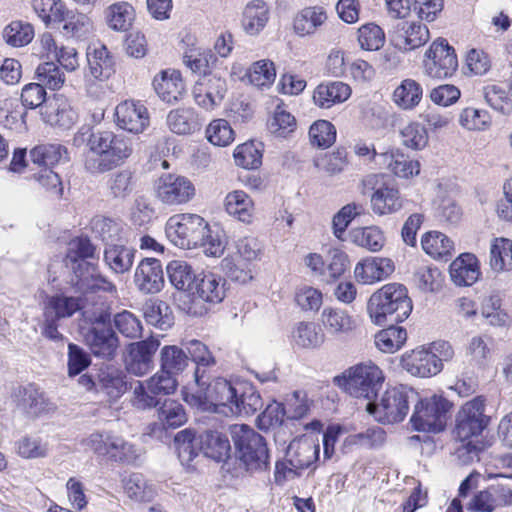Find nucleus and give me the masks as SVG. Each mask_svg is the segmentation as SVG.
I'll return each instance as SVG.
<instances>
[{"label":"nucleus","instance_id":"f257e3e1","mask_svg":"<svg viewBox=\"0 0 512 512\" xmlns=\"http://www.w3.org/2000/svg\"><path fill=\"white\" fill-rule=\"evenodd\" d=\"M73 143L80 146L86 143L84 166L92 174L111 171L121 166L133 153L129 138L112 131H92L81 129L74 136Z\"/></svg>","mask_w":512,"mask_h":512},{"label":"nucleus","instance_id":"f03ea898","mask_svg":"<svg viewBox=\"0 0 512 512\" xmlns=\"http://www.w3.org/2000/svg\"><path fill=\"white\" fill-rule=\"evenodd\" d=\"M95 247L88 238L78 237L68 243L65 266L72 270L69 283L83 296L98 292L112 293L116 286L101 274L96 264L87 259L94 256Z\"/></svg>","mask_w":512,"mask_h":512},{"label":"nucleus","instance_id":"7ed1b4c3","mask_svg":"<svg viewBox=\"0 0 512 512\" xmlns=\"http://www.w3.org/2000/svg\"><path fill=\"white\" fill-rule=\"evenodd\" d=\"M412 308L406 287L398 283L384 285L370 297L367 307L372 322L380 326L403 322Z\"/></svg>","mask_w":512,"mask_h":512},{"label":"nucleus","instance_id":"20e7f679","mask_svg":"<svg viewBox=\"0 0 512 512\" xmlns=\"http://www.w3.org/2000/svg\"><path fill=\"white\" fill-rule=\"evenodd\" d=\"M235 454L244 470L250 474L268 471L270 456L262 435L246 424H235L230 428Z\"/></svg>","mask_w":512,"mask_h":512},{"label":"nucleus","instance_id":"39448f33","mask_svg":"<svg viewBox=\"0 0 512 512\" xmlns=\"http://www.w3.org/2000/svg\"><path fill=\"white\" fill-rule=\"evenodd\" d=\"M239 381H230L222 377L214 378L209 383L198 386L193 393L185 394V401L201 411L222 413L229 416L231 406L237 396Z\"/></svg>","mask_w":512,"mask_h":512},{"label":"nucleus","instance_id":"423d86ee","mask_svg":"<svg viewBox=\"0 0 512 512\" xmlns=\"http://www.w3.org/2000/svg\"><path fill=\"white\" fill-rule=\"evenodd\" d=\"M416 396L406 385L388 387L377 402L369 401L366 410L375 420L383 424H394L404 420L409 404Z\"/></svg>","mask_w":512,"mask_h":512},{"label":"nucleus","instance_id":"0eeeda50","mask_svg":"<svg viewBox=\"0 0 512 512\" xmlns=\"http://www.w3.org/2000/svg\"><path fill=\"white\" fill-rule=\"evenodd\" d=\"M339 386L353 397L374 399L384 382L382 370L374 363H361L335 379Z\"/></svg>","mask_w":512,"mask_h":512},{"label":"nucleus","instance_id":"6e6552de","mask_svg":"<svg viewBox=\"0 0 512 512\" xmlns=\"http://www.w3.org/2000/svg\"><path fill=\"white\" fill-rule=\"evenodd\" d=\"M86 446L96 455L123 465H137L142 455L138 446L111 432L92 433Z\"/></svg>","mask_w":512,"mask_h":512},{"label":"nucleus","instance_id":"1a4fd4ad","mask_svg":"<svg viewBox=\"0 0 512 512\" xmlns=\"http://www.w3.org/2000/svg\"><path fill=\"white\" fill-rule=\"evenodd\" d=\"M207 222L197 214H176L166 223V235L170 241L183 249H192L202 243Z\"/></svg>","mask_w":512,"mask_h":512},{"label":"nucleus","instance_id":"9d476101","mask_svg":"<svg viewBox=\"0 0 512 512\" xmlns=\"http://www.w3.org/2000/svg\"><path fill=\"white\" fill-rule=\"evenodd\" d=\"M110 315L101 311L91 319V327L84 335L86 345L93 355L112 359L119 347V338L111 327Z\"/></svg>","mask_w":512,"mask_h":512},{"label":"nucleus","instance_id":"9b49d317","mask_svg":"<svg viewBox=\"0 0 512 512\" xmlns=\"http://www.w3.org/2000/svg\"><path fill=\"white\" fill-rule=\"evenodd\" d=\"M175 376L161 368L145 382L138 381L133 390V406L141 410L156 407L158 404L157 395H169L175 392L177 388Z\"/></svg>","mask_w":512,"mask_h":512},{"label":"nucleus","instance_id":"f8f14e48","mask_svg":"<svg viewBox=\"0 0 512 512\" xmlns=\"http://www.w3.org/2000/svg\"><path fill=\"white\" fill-rule=\"evenodd\" d=\"M449 408L450 403L445 398L434 395L415 405L410 421L415 430L440 432L445 428Z\"/></svg>","mask_w":512,"mask_h":512},{"label":"nucleus","instance_id":"ddd939ff","mask_svg":"<svg viewBox=\"0 0 512 512\" xmlns=\"http://www.w3.org/2000/svg\"><path fill=\"white\" fill-rule=\"evenodd\" d=\"M424 74L434 79H445L454 74L458 60L453 47L445 39L434 41L425 53Z\"/></svg>","mask_w":512,"mask_h":512},{"label":"nucleus","instance_id":"4468645a","mask_svg":"<svg viewBox=\"0 0 512 512\" xmlns=\"http://www.w3.org/2000/svg\"><path fill=\"white\" fill-rule=\"evenodd\" d=\"M156 198L167 206L188 203L195 196V187L186 177L176 174H163L155 182Z\"/></svg>","mask_w":512,"mask_h":512},{"label":"nucleus","instance_id":"2eb2a0df","mask_svg":"<svg viewBox=\"0 0 512 512\" xmlns=\"http://www.w3.org/2000/svg\"><path fill=\"white\" fill-rule=\"evenodd\" d=\"M488 424L484 415V400L476 397L466 402L456 418V433L461 441L479 436Z\"/></svg>","mask_w":512,"mask_h":512},{"label":"nucleus","instance_id":"dca6fc26","mask_svg":"<svg viewBox=\"0 0 512 512\" xmlns=\"http://www.w3.org/2000/svg\"><path fill=\"white\" fill-rule=\"evenodd\" d=\"M227 92L226 80L216 74H203L195 82L192 95L196 104L211 111L219 106Z\"/></svg>","mask_w":512,"mask_h":512},{"label":"nucleus","instance_id":"f3484780","mask_svg":"<svg viewBox=\"0 0 512 512\" xmlns=\"http://www.w3.org/2000/svg\"><path fill=\"white\" fill-rule=\"evenodd\" d=\"M400 364L407 373L420 378L435 376L443 370V364L424 345L405 352Z\"/></svg>","mask_w":512,"mask_h":512},{"label":"nucleus","instance_id":"a211bd4d","mask_svg":"<svg viewBox=\"0 0 512 512\" xmlns=\"http://www.w3.org/2000/svg\"><path fill=\"white\" fill-rule=\"evenodd\" d=\"M160 346V341L154 337L128 345L126 369L135 376H143L153 368V357Z\"/></svg>","mask_w":512,"mask_h":512},{"label":"nucleus","instance_id":"6ab92c4d","mask_svg":"<svg viewBox=\"0 0 512 512\" xmlns=\"http://www.w3.org/2000/svg\"><path fill=\"white\" fill-rule=\"evenodd\" d=\"M116 124L131 133H142L150 123L149 113L144 104L126 100L116 106Z\"/></svg>","mask_w":512,"mask_h":512},{"label":"nucleus","instance_id":"aec40b11","mask_svg":"<svg viewBox=\"0 0 512 512\" xmlns=\"http://www.w3.org/2000/svg\"><path fill=\"white\" fill-rule=\"evenodd\" d=\"M430 38L427 26L418 21H404L394 28L391 41L400 51H411L423 46Z\"/></svg>","mask_w":512,"mask_h":512},{"label":"nucleus","instance_id":"412c9836","mask_svg":"<svg viewBox=\"0 0 512 512\" xmlns=\"http://www.w3.org/2000/svg\"><path fill=\"white\" fill-rule=\"evenodd\" d=\"M18 408L28 417L36 418L53 413L56 405L35 384H28L19 390Z\"/></svg>","mask_w":512,"mask_h":512},{"label":"nucleus","instance_id":"4be33fe9","mask_svg":"<svg viewBox=\"0 0 512 512\" xmlns=\"http://www.w3.org/2000/svg\"><path fill=\"white\" fill-rule=\"evenodd\" d=\"M395 270V264L386 257H367L359 261L354 268L358 282L366 285L387 279Z\"/></svg>","mask_w":512,"mask_h":512},{"label":"nucleus","instance_id":"5701e85b","mask_svg":"<svg viewBox=\"0 0 512 512\" xmlns=\"http://www.w3.org/2000/svg\"><path fill=\"white\" fill-rule=\"evenodd\" d=\"M134 282L144 294L158 293L164 286V274L160 261L155 258L143 259L135 270Z\"/></svg>","mask_w":512,"mask_h":512},{"label":"nucleus","instance_id":"b1692460","mask_svg":"<svg viewBox=\"0 0 512 512\" xmlns=\"http://www.w3.org/2000/svg\"><path fill=\"white\" fill-rule=\"evenodd\" d=\"M512 503V490L504 486H492L476 493L467 509L472 512H493L497 507Z\"/></svg>","mask_w":512,"mask_h":512},{"label":"nucleus","instance_id":"393cba45","mask_svg":"<svg viewBox=\"0 0 512 512\" xmlns=\"http://www.w3.org/2000/svg\"><path fill=\"white\" fill-rule=\"evenodd\" d=\"M41 114L46 123L64 129L72 127L78 119L77 112L63 96H56L53 100L49 101L44 106Z\"/></svg>","mask_w":512,"mask_h":512},{"label":"nucleus","instance_id":"a878e982","mask_svg":"<svg viewBox=\"0 0 512 512\" xmlns=\"http://www.w3.org/2000/svg\"><path fill=\"white\" fill-rule=\"evenodd\" d=\"M85 301L82 297L55 294L47 296L43 307V316L60 320L73 316L77 311L84 309Z\"/></svg>","mask_w":512,"mask_h":512},{"label":"nucleus","instance_id":"bb28decb","mask_svg":"<svg viewBox=\"0 0 512 512\" xmlns=\"http://www.w3.org/2000/svg\"><path fill=\"white\" fill-rule=\"evenodd\" d=\"M197 444L206 457L216 462L225 461L230 456V441L228 437L220 431H204L199 435Z\"/></svg>","mask_w":512,"mask_h":512},{"label":"nucleus","instance_id":"cd10ccee","mask_svg":"<svg viewBox=\"0 0 512 512\" xmlns=\"http://www.w3.org/2000/svg\"><path fill=\"white\" fill-rule=\"evenodd\" d=\"M320 445L308 438L294 439L290 442L286 455L293 467L309 468L319 458Z\"/></svg>","mask_w":512,"mask_h":512},{"label":"nucleus","instance_id":"c85d7f7f","mask_svg":"<svg viewBox=\"0 0 512 512\" xmlns=\"http://www.w3.org/2000/svg\"><path fill=\"white\" fill-rule=\"evenodd\" d=\"M351 96V88L340 81L319 84L313 92V101L316 106L328 109L336 104L345 102Z\"/></svg>","mask_w":512,"mask_h":512},{"label":"nucleus","instance_id":"c756f323","mask_svg":"<svg viewBox=\"0 0 512 512\" xmlns=\"http://www.w3.org/2000/svg\"><path fill=\"white\" fill-rule=\"evenodd\" d=\"M450 276L457 286H471L479 276V264L475 255L462 253L450 264Z\"/></svg>","mask_w":512,"mask_h":512},{"label":"nucleus","instance_id":"7c9ffc66","mask_svg":"<svg viewBox=\"0 0 512 512\" xmlns=\"http://www.w3.org/2000/svg\"><path fill=\"white\" fill-rule=\"evenodd\" d=\"M327 18V12L323 7H305L294 16V32L301 37L312 35L325 24Z\"/></svg>","mask_w":512,"mask_h":512},{"label":"nucleus","instance_id":"2f4dec72","mask_svg":"<svg viewBox=\"0 0 512 512\" xmlns=\"http://www.w3.org/2000/svg\"><path fill=\"white\" fill-rule=\"evenodd\" d=\"M225 210L229 216L240 222L250 224L255 215L253 199L243 190L229 192L224 200Z\"/></svg>","mask_w":512,"mask_h":512},{"label":"nucleus","instance_id":"473e14b6","mask_svg":"<svg viewBox=\"0 0 512 512\" xmlns=\"http://www.w3.org/2000/svg\"><path fill=\"white\" fill-rule=\"evenodd\" d=\"M125 373L114 365H104L97 375V388L111 399H118L126 391Z\"/></svg>","mask_w":512,"mask_h":512},{"label":"nucleus","instance_id":"72a5a7b5","mask_svg":"<svg viewBox=\"0 0 512 512\" xmlns=\"http://www.w3.org/2000/svg\"><path fill=\"white\" fill-rule=\"evenodd\" d=\"M153 86L158 96L167 103L178 101L185 90L184 82L178 71H163L154 78Z\"/></svg>","mask_w":512,"mask_h":512},{"label":"nucleus","instance_id":"f704fd0d","mask_svg":"<svg viewBox=\"0 0 512 512\" xmlns=\"http://www.w3.org/2000/svg\"><path fill=\"white\" fill-rule=\"evenodd\" d=\"M262 405L261 396L255 387L248 382L240 381L229 415H253Z\"/></svg>","mask_w":512,"mask_h":512},{"label":"nucleus","instance_id":"c9c22d12","mask_svg":"<svg viewBox=\"0 0 512 512\" xmlns=\"http://www.w3.org/2000/svg\"><path fill=\"white\" fill-rule=\"evenodd\" d=\"M269 19V8L263 0H252L244 8L241 25L248 35H258Z\"/></svg>","mask_w":512,"mask_h":512},{"label":"nucleus","instance_id":"e433bc0d","mask_svg":"<svg viewBox=\"0 0 512 512\" xmlns=\"http://www.w3.org/2000/svg\"><path fill=\"white\" fill-rule=\"evenodd\" d=\"M87 61L89 73L96 80H107L115 73V60L104 45L89 51Z\"/></svg>","mask_w":512,"mask_h":512},{"label":"nucleus","instance_id":"4c0bfd02","mask_svg":"<svg viewBox=\"0 0 512 512\" xmlns=\"http://www.w3.org/2000/svg\"><path fill=\"white\" fill-rule=\"evenodd\" d=\"M321 320L326 331L331 335L349 334L356 328V321L345 310L326 307L321 314Z\"/></svg>","mask_w":512,"mask_h":512},{"label":"nucleus","instance_id":"58836bf2","mask_svg":"<svg viewBox=\"0 0 512 512\" xmlns=\"http://www.w3.org/2000/svg\"><path fill=\"white\" fill-rule=\"evenodd\" d=\"M194 286L198 298L206 303L217 304L225 297L224 281L216 274L199 275Z\"/></svg>","mask_w":512,"mask_h":512},{"label":"nucleus","instance_id":"ea45409f","mask_svg":"<svg viewBox=\"0 0 512 512\" xmlns=\"http://www.w3.org/2000/svg\"><path fill=\"white\" fill-rule=\"evenodd\" d=\"M135 250L122 244H107L104 262L116 274L128 272L134 262Z\"/></svg>","mask_w":512,"mask_h":512},{"label":"nucleus","instance_id":"a19ab883","mask_svg":"<svg viewBox=\"0 0 512 512\" xmlns=\"http://www.w3.org/2000/svg\"><path fill=\"white\" fill-rule=\"evenodd\" d=\"M380 159L379 165L386 167L397 177L408 178L420 172L419 162L409 160L407 156L398 151L384 152L380 155Z\"/></svg>","mask_w":512,"mask_h":512},{"label":"nucleus","instance_id":"79ce46f5","mask_svg":"<svg viewBox=\"0 0 512 512\" xmlns=\"http://www.w3.org/2000/svg\"><path fill=\"white\" fill-rule=\"evenodd\" d=\"M422 86L414 79H404L398 85L392 95L395 105L403 110H412L422 100Z\"/></svg>","mask_w":512,"mask_h":512},{"label":"nucleus","instance_id":"37998d69","mask_svg":"<svg viewBox=\"0 0 512 512\" xmlns=\"http://www.w3.org/2000/svg\"><path fill=\"white\" fill-rule=\"evenodd\" d=\"M371 206L373 212L377 215L392 214L402 208V199L397 189L382 186L372 194Z\"/></svg>","mask_w":512,"mask_h":512},{"label":"nucleus","instance_id":"c03bdc74","mask_svg":"<svg viewBox=\"0 0 512 512\" xmlns=\"http://www.w3.org/2000/svg\"><path fill=\"white\" fill-rule=\"evenodd\" d=\"M350 241L371 252L380 251L385 245L384 232L378 226L353 228L349 232Z\"/></svg>","mask_w":512,"mask_h":512},{"label":"nucleus","instance_id":"a18cd8bd","mask_svg":"<svg viewBox=\"0 0 512 512\" xmlns=\"http://www.w3.org/2000/svg\"><path fill=\"white\" fill-rule=\"evenodd\" d=\"M31 161L44 168H51L56 164L68 160V151L61 144H41L30 151Z\"/></svg>","mask_w":512,"mask_h":512},{"label":"nucleus","instance_id":"49530a36","mask_svg":"<svg viewBox=\"0 0 512 512\" xmlns=\"http://www.w3.org/2000/svg\"><path fill=\"white\" fill-rule=\"evenodd\" d=\"M169 129L179 135H187L199 130L200 123L193 108L175 109L167 115Z\"/></svg>","mask_w":512,"mask_h":512},{"label":"nucleus","instance_id":"de8ad7c7","mask_svg":"<svg viewBox=\"0 0 512 512\" xmlns=\"http://www.w3.org/2000/svg\"><path fill=\"white\" fill-rule=\"evenodd\" d=\"M423 250L434 259H447L452 256L454 242L439 231H430L422 236Z\"/></svg>","mask_w":512,"mask_h":512},{"label":"nucleus","instance_id":"09e8293b","mask_svg":"<svg viewBox=\"0 0 512 512\" xmlns=\"http://www.w3.org/2000/svg\"><path fill=\"white\" fill-rule=\"evenodd\" d=\"M186 349L191 359L196 363L194 377L196 384L202 386L205 384V368L214 366L216 361L207 346L199 340H191L187 342Z\"/></svg>","mask_w":512,"mask_h":512},{"label":"nucleus","instance_id":"8fccbe9b","mask_svg":"<svg viewBox=\"0 0 512 512\" xmlns=\"http://www.w3.org/2000/svg\"><path fill=\"white\" fill-rule=\"evenodd\" d=\"M123 488L128 498L136 502H150L156 494L153 485L140 473H131L124 478Z\"/></svg>","mask_w":512,"mask_h":512},{"label":"nucleus","instance_id":"3c124183","mask_svg":"<svg viewBox=\"0 0 512 512\" xmlns=\"http://www.w3.org/2000/svg\"><path fill=\"white\" fill-rule=\"evenodd\" d=\"M166 271L171 284L178 290H192L198 278L191 266L182 260L171 261Z\"/></svg>","mask_w":512,"mask_h":512},{"label":"nucleus","instance_id":"603ef678","mask_svg":"<svg viewBox=\"0 0 512 512\" xmlns=\"http://www.w3.org/2000/svg\"><path fill=\"white\" fill-rule=\"evenodd\" d=\"M490 267L495 272L506 271L512 267V240L493 239L490 246Z\"/></svg>","mask_w":512,"mask_h":512},{"label":"nucleus","instance_id":"864d4df0","mask_svg":"<svg viewBox=\"0 0 512 512\" xmlns=\"http://www.w3.org/2000/svg\"><path fill=\"white\" fill-rule=\"evenodd\" d=\"M407 340V332L403 327L390 324L389 327L375 335L376 347L384 353L398 351Z\"/></svg>","mask_w":512,"mask_h":512},{"label":"nucleus","instance_id":"5fc2aeb1","mask_svg":"<svg viewBox=\"0 0 512 512\" xmlns=\"http://www.w3.org/2000/svg\"><path fill=\"white\" fill-rule=\"evenodd\" d=\"M144 317L148 324L160 330L169 329L174 323L170 307L163 301H150L144 305Z\"/></svg>","mask_w":512,"mask_h":512},{"label":"nucleus","instance_id":"6e6d98bb","mask_svg":"<svg viewBox=\"0 0 512 512\" xmlns=\"http://www.w3.org/2000/svg\"><path fill=\"white\" fill-rule=\"evenodd\" d=\"M134 17V8L127 2L114 3L106 11L107 24L114 31L128 30Z\"/></svg>","mask_w":512,"mask_h":512},{"label":"nucleus","instance_id":"4d7b16f0","mask_svg":"<svg viewBox=\"0 0 512 512\" xmlns=\"http://www.w3.org/2000/svg\"><path fill=\"white\" fill-rule=\"evenodd\" d=\"M293 342L301 348H315L324 342V334L311 322H300L292 331Z\"/></svg>","mask_w":512,"mask_h":512},{"label":"nucleus","instance_id":"13d9d810","mask_svg":"<svg viewBox=\"0 0 512 512\" xmlns=\"http://www.w3.org/2000/svg\"><path fill=\"white\" fill-rule=\"evenodd\" d=\"M385 441V431L380 427H371L364 432L347 436L344 440V448L349 449L354 446L378 448L381 447Z\"/></svg>","mask_w":512,"mask_h":512},{"label":"nucleus","instance_id":"bf43d9fd","mask_svg":"<svg viewBox=\"0 0 512 512\" xmlns=\"http://www.w3.org/2000/svg\"><path fill=\"white\" fill-rule=\"evenodd\" d=\"M63 18V31L66 35L82 38L92 31V21L86 14L66 9Z\"/></svg>","mask_w":512,"mask_h":512},{"label":"nucleus","instance_id":"052dcab7","mask_svg":"<svg viewBox=\"0 0 512 512\" xmlns=\"http://www.w3.org/2000/svg\"><path fill=\"white\" fill-rule=\"evenodd\" d=\"M158 419L164 428H178L187 421L183 406L175 400H165L158 409Z\"/></svg>","mask_w":512,"mask_h":512},{"label":"nucleus","instance_id":"680f3d73","mask_svg":"<svg viewBox=\"0 0 512 512\" xmlns=\"http://www.w3.org/2000/svg\"><path fill=\"white\" fill-rule=\"evenodd\" d=\"M32 6L46 25L61 23L67 9L61 0H33Z\"/></svg>","mask_w":512,"mask_h":512},{"label":"nucleus","instance_id":"e2e57ef3","mask_svg":"<svg viewBox=\"0 0 512 512\" xmlns=\"http://www.w3.org/2000/svg\"><path fill=\"white\" fill-rule=\"evenodd\" d=\"M188 365V356L175 345L164 346L160 351V367L174 375L182 372Z\"/></svg>","mask_w":512,"mask_h":512},{"label":"nucleus","instance_id":"0e129e2a","mask_svg":"<svg viewBox=\"0 0 512 512\" xmlns=\"http://www.w3.org/2000/svg\"><path fill=\"white\" fill-rule=\"evenodd\" d=\"M115 329L124 337L137 339L142 336L143 326L141 320L131 311L123 310L113 317Z\"/></svg>","mask_w":512,"mask_h":512},{"label":"nucleus","instance_id":"69168bd1","mask_svg":"<svg viewBox=\"0 0 512 512\" xmlns=\"http://www.w3.org/2000/svg\"><path fill=\"white\" fill-rule=\"evenodd\" d=\"M364 207L362 204L358 203H349L343 206L333 217L332 227L334 236L343 240V236L346 232L347 227L352 222V220L363 214Z\"/></svg>","mask_w":512,"mask_h":512},{"label":"nucleus","instance_id":"338daca9","mask_svg":"<svg viewBox=\"0 0 512 512\" xmlns=\"http://www.w3.org/2000/svg\"><path fill=\"white\" fill-rule=\"evenodd\" d=\"M401 143L412 150H422L428 144L426 128L417 122H411L400 130Z\"/></svg>","mask_w":512,"mask_h":512},{"label":"nucleus","instance_id":"774afa93","mask_svg":"<svg viewBox=\"0 0 512 512\" xmlns=\"http://www.w3.org/2000/svg\"><path fill=\"white\" fill-rule=\"evenodd\" d=\"M314 165L320 171H324L330 176L337 175L344 171L348 165L347 152L344 149H337L331 153H326L314 160Z\"/></svg>","mask_w":512,"mask_h":512}]
</instances>
